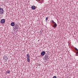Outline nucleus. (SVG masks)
<instances>
[{
	"instance_id": "obj_1",
	"label": "nucleus",
	"mask_w": 78,
	"mask_h": 78,
	"mask_svg": "<svg viewBox=\"0 0 78 78\" xmlns=\"http://www.w3.org/2000/svg\"><path fill=\"white\" fill-rule=\"evenodd\" d=\"M51 22H52V23H53L54 24V25L53 26V27H54V28L56 27H57V24H56V23L53 20H51Z\"/></svg>"
},
{
	"instance_id": "obj_2",
	"label": "nucleus",
	"mask_w": 78,
	"mask_h": 78,
	"mask_svg": "<svg viewBox=\"0 0 78 78\" xmlns=\"http://www.w3.org/2000/svg\"><path fill=\"white\" fill-rule=\"evenodd\" d=\"M27 59L28 62H29L30 61V55L28 54L27 55Z\"/></svg>"
},
{
	"instance_id": "obj_3",
	"label": "nucleus",
	"mask_w": 78,
	"mask_h": 78,
	"mask_svg": "<svg viewBox=\"0 0 78 78\" xmlns=\"http://www.w3.org/2000/svg\"><path fill=\"white\" fill-rule=\"evenodd\" d=\"M3 12H4L3 9L2 8H0V14H3Z\"/></svg>"
},
{
	"instance_id": "obj_4",
	"label": "nucleus",
	"mask_w": 78,
	"mask_h": 78,
	"mask_svg": "<svg viewBox=\"0 0 78 78\" xmlns=\"http://www.w3.org/2000/svg\"><path fill=\"white\" fill-rule=\"evenodd\" d=\"M1 22L2 23H4L5 22V19H2L1 20Z\"/></svg>"
},
{
	"instance_id": "obj_5",
	"label": "nucleus",
	"mask_w": 78,
	"mask_h": 78,
	"mask_svg": "<svg viewBox=\"0 0 78 78\" xmlns=\"http://www.w3.org/2000/svg\"><path fill=\"white\" fill-rule=\"evenodd\" d=\"M3 59L4 60H5V61H7V59H8L7 56L5 55L3 57Z\"/></svg>"
},
{
	"instance_id": "obj_6",
	"label": "nucleus",
	"mask_w": 78,
	"mask_h": 78,
	"mask_svg": "<svg viewBox=\"0 0 78 78\" xmlns=\"http://www.w3.org/2000/svg\"><path fill=\"white\" fill-rule=\"evenodd\" d=\"M45 54V52L44 51H42L41 53V55L42 56H44Z\"/></svg>"
},
{
	"instance_id": "obj_7",
	"label": "nucleus",
	"mask_w": 78,
	"mask_h": 78,
	"mask_svg": "<svg viewBox=\"0 0 78 78\" xmlns=\"http://www.w3.org/2000/svg\"><path fill=\"white\" fill-rule=\"evenodd\" d=\"M31 8L33 10H34L36 9V7L34 5H33L32 6Z\"/></svg>"
},
{
	"instance_id": "obj_8",
	"label": "nucleus",
	"mask_w": 78,
	"mask_h": 78,
	"mask_svg": "<svg viewBox=\"0 0 78 78\" xmlns=\"http://www.w3.org/2000/svg\"><path fill=\"white\" fill-rule=\"evenodd\" d=\"M15 25V24L14 23V22H12L11 23V26H12V27H14Z\"/></svg>"
},
{
	"instance_id": "obj_9",
	"label": "nucleus",
	"mask_w": 78,
	"mask_h": 78,
	"mask_svg": "<svg viewBox=\"0 0 78 78\" xmlns=\"http://www.w3.org/2000/svg\"><path fill=\"white\" fill-rule=\"evenodd\" d=\"M48 58V54H46L45 55V58Z\"/></svg>"
},
{
	"instance_id": "obj_10",
	"label": "nucleus",
	"mask_w": 78,
	"mask_h": 78,
	"mask_svg": "<svg viewBox=\"0 0 78 78\" xmlns=\"http://www.w3.org/2000/svg\"><path fill=\"white\" fill-rule=\"evenodd\" d=\"M76 56H78V51L77 52H76Z\"/></svg>"
},
{
	"instance_id": "obj_11",
	"label": "nucleus",
	"mask_w": 78,
	"mask_h": 78,
	"mask_svg": "<svg viewBox=\"0 0 78 78\" xmlns=\"http://www.w3.org/2000/svg\"><path fill=\"white\" fill-rule=\"evenodd\" d=\"M7 73H10V71L8 70L7 71Z\"/></svg>"
},
{
	"instance_id": "obj_12",
	"label": "nucleus",
	"mask_w": 78,
	"mask_h": 78,
	"mask_svg": "<svg viewBox=\"0 0 78 78\" xmlns=\"http://www.w3.org/2000/svg\"><path fill=\"white\" fill-rule=\"evenodd\" d=\"M49 59V58H45V60L46 61H48V59Z\"/></svg>"
},
{
	"instance_id": "obj_13",
	"label": "nucleus",
	"mask_w": 78,
	"mask_h": 78,
	"mask_svg": "<svg viewBox=\"0 0 78 78\" xmlns=\"http://www.w3.org/2000/svg\"><path fill=\"white\" fill-rule=\"evenodd\" d=\"M74 49L76 50V51H78V50L76 48H74Z\"/></svg>"
},
{
	"instance_id": "obj_14",
	"label": "nucleus",
	"mask_w": 78,
	"mask_h": 78,
	"mask_svg": "<svg viewBox=\"0 0 78 78\" xmlns=\"http://www.w3.org/2000/svg\"><path fill=\"white\" fill-rule=\"evenodd\" d=\"M46 20H47V21L48 20V17H46Z\"/></svg>"
},
{
	"instance_id": "obj_15",
	"label": "nucleus",
	"mask_w": 78,
	"mask_h": 78,
	"mask_svg": "<svg viewBox=\"0 0 78 78\" xmlns=\"http://www.w3.org/2000/svg\"><path fill=\"white\" fill-rule=\"evenodd\" d=\"M17 24H16V25H15V28H16L17 27Z\"/></svg>"
},
{
	"instance_id": "obj_16",
	"label": "nucleus",
	"mask_w": 78,
	"mask_h": 78,
	"mask_svg": "<svg viewBox=\"0 0 78 78\" xmlns=\"http://www.w3.org/2000/svg\"><path fill=\"white\" fill-rule=\"evenodd\" d=\"M19 27H16V29H17V30H18V28Z\"/></svg>"
}]
</instances>
